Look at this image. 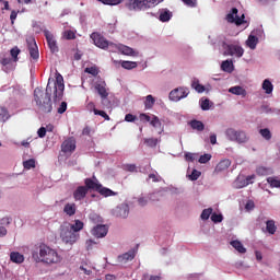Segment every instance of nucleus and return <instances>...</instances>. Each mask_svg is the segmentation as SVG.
Returning <instances> with one entry per match:
<instances>
[{"mask_svg": "<svg viewBox=\"0 0 280 280\" xmlns=\"http://www.w3.org/2000/svg\"><path fill=\"white\" fill-rule=\"evenodd\" d=\"M201 109L203 110H209V108H211V101H209V98H205L201 101Z\"/></svg>", "mask_w": 280, "mask_h": 280, "instance_id": "obj_49", "label": "nucleus"}, {"mask_svg": "<svg viewBox=\"0 0 280 280\" xmlns=\"http://www.w3.org/2000/svg\"><path fill=\"white\" fill-rule=\"evenodd\" d=\"M237 8H232L231 12L226 14V21L228 23H235V25H243L244 23V19L245 15L242 14V16L240 18V15H237Z\"/></svg>", "mask_w": 280, "mask_h": 280, "instance_id": "obj_9", "label": "nucleus"}, {"mask_svg": "<svg viewBox=\"0 0 280 280\" xmlns=\"http://www.w3.org/2000/svg\"><path fill=\"white\" fill-rule=\"evenodd\" d=\"M159 19L162 23H167V21H170V19H172V12H170V10H164V11L160 12Z\"/></svg>", "mask_w": 280, "mask_h": 280, "instance_id": "obj_35", "label": "nucleus"}, {"mask_svg": "<svg viewBox=\"0 0 280 280\" xmlns=\"http://www.w3.org/2000/svg\"><path fill=\"white\" fill-rule=\"evenodd\" d=\"M190 128H192V130H198V132H202V130H205V124L200 120H191Z\"/></svg>", "mask_w": 280, "mask_h": 280, "instance_id": "obj_32", "label": "nucleus"}, {"mask_svg": "<svg viewBox=\"0 0 280 280\" xmlns=\"http://www.w3.org/2000/svg\"><path fill=\"white\" fill-rule=\"evenodd\" d=\"M19 54H21V49H19L16 46L10 50L13 62H19Z\"/></svg>", "mask_w": 280, "mask_h": 280, "instance_id": "obj_39", "label": "nucleus"}, {"mask_svg": "<svg viewBox=\"0 0 280 280\" xmlns=\"http://www.w3.org/2000/svg\"><path fill=\"white\" fill-rule=\"evenodd\" d=\"M136 120H137V116H135L132 114H127L125 116V121L132 122V121H136Z\"/></svg>", "mask_w": 280, "mask_h": 280, "instance_id": "obj_63", "label": "nucleus"}, {"mask_svg": "<svg viewBox=\"0 0 280 280\" xmlns=\"http://www.w3.org/2000/svg\"><path fill=\"white\" fill-rule=\"evenodd\" d=\"M84 72L93 75L94 78H96V75H100V69H97V67L95 66L85 68Z\"/></svg>", "mask_w": 280, "mask_h": 280, "instance_id": "obj_44", "label": "nucleus"}, {"mask_svg": "<svg viewBox=\"0 0 280 280\" xmlns=\"http://www.w3.org/2000/svg\"><path fill=\"white\" fill-rule=\"evenodd\" d=\"M65 95V78L59 72H56V81L54 85V100L60 102Z\"/></svg>", "mask_w": 280, "mask_h": 280, "instance_id": "obj_5", "label": "nucleus"}, {"mask_svg": "<svg viewBox=\"0 0 280 280\" xmlns=\"http://www.w3.org/2000/svg\"><path fill=\"white\" fill-rule=\"evenodd\" d=\"M222 71H225L226 73H233V61L225 60L221 63Z\"/></svg>", "mask_w": 280, "mask_h": 280, "instance_id": "obj_34", "label": "nucleus"}, {"mask_svg": "<svg viewBox=\"0 0 280 280\" xmlns=\"http://www.w3.org/2000/svg\"><path fill=\"white\" fill-rule=\"evenodd\" d=\"M8 119H10V112L8 110V107L0 105V121L5 124Z\"/></svg>", "mask_w": 280, "mask_h": 280, "instance_id": "obj_27", "label": "nucleus"}, {"mask_svg": "<svg viewBox=\"0 0 280 280\" xmlns=\"http://www.w3.org/2000/svg\"><path fill=\"white\" fill-rule=\"evenodd\" d=\"M57 113L59 115H63V113H67V102H62L60 106L57 109Z\"/></svg>", "mask_w": 280, "mask_h": 280, "instance_id": "obj_56", "label": "nucleus"}, {"mask_svg": "<svg viewBox=\"0 0 280 280\" xmlns=\"http://www.w3.org/2000/svg\"><path fill=\"white\" fill-rule=\"evenodd\" d=\"M86 194H89V190L85 188V186H79L73 191V198L75 201L84 200L86 198Z\"/></svg>", "mask_w": 280, "mask_h": 280, "instance_id": "obj_18", "label": "nucleus"}, {"mask_svg": "<svg viewBox=\"0 0 280 280\" xmlns=\"http://www.w3.org/2000/svg\"><path fill=\"white\" fill-rule=\"evenodd\" d=\"M12 62H14V60L10 57H2L0 59V65L2 66V71H10V69H12Z\"/></svg>", "mask_w": 280, "mask_h": 280, "instance_id": "obj_22", "label": "nucleus"}, {"mask_svg": "<svg viewBox=\"0 0 280 280\" xmlns=\"http://www.w3.org/2000/svg\"><path fill=\"white\" fill-rule=\"evenodd\" d=\"M28 51L33 60H38V58H40V54L38 52V46L36 45V40L33 39V42L28 43Z\"/></svg>", "mask_w": 280, "mask_h": 280, "instance_id": "obj_19", "label": "nucleus"}, {"mask_svg": "<svg viewBox=\"0 0 280 280\" xmlns=\"http://www.w3.org/2000/svg\"><path fill=\"white\" fill-rule=\"evenodd\" d=\"M201 172L198 170H192L191 174L189 175L190 180H198L201 176Z\"/></svg>", "mask_w": 280, "mask_h": 280, "instance_id": "obj_51", "label": "nucleus"}, {"mask_svg": "<svg viewBox=\"0 0 280 280\" xmlns=\"http://www.w3.org/2000/svg\"><path fill=\"white\" fill-rule=\"evenodd\" d=\"M78 211V206H75V203H66L63 207V213H66V215H69V218L75 215V212Z\"/></svg>", "mask_w": 280, "mask_h": 280, "instance_id": "obj_21", "label": "nucleus"}, {"mask_svg": "<svg viewBox=\"0 0 280 280\" xmlns=\"http://www.w3.org/2000/svg\"><path fill=\"white\" fill-rule=\"evenodd\" d=\"M118 51H120V54H122L124 56H133V57L139 56L138 51H135V49L130 48L129 46L121 45V44H119Z\"/></svg>", "mask_w": 280, "mask_h": 280, "instance_id": "obj_20", "label": "nucleus"}, {"mask_svg": "<svg viewBox=\"0 0 280 280\" xmlns=\"http://www.w3.org/2000/svg\"><path fill=\"white\" fill-rule=\"evenodd\" d=\"M156 100H154V96H152L151 94H149L147 97H145V101H144V108L147 109H150L152 108V106H154Z\"/></svg>", "mask_w": 280, "mask_h": 280, "instance_id": "obj_36", "label": "nucleus"}, {"mask_svg": "<svg viewBox=\"0 0 280 280\" xmlns=\"http://www.w3.org/2000/svg\"><path fill=\"white\" fill-rule=\"evenodd\" d=\"M225 137L229 141H235L236 143H246L248 141V136L244 130H235L234 128H228Z\"/></svg>", "mask_w": 280, "mask_h": 280, "instance_id": "obj_4", "label": "nucleus"}, {"mask_svg": "<svg viewBox=\"0 0 280 280\" xmlns=\"http://www.w3.org/2000/svg\"><path fill=\"white\" fill-rule=\"evenodd\" d=\"M230 244L232 247L235 248V250H237V253H241V255H244V253H246V248L238 240L232 241Z\"/></svg>", "mask_w": 280, "mask_h": 280, "instance_id": "obj_29", "label": "nucleus"}, {"mask_svg": "<svg viewBox=\"0 0 280 280\" xmlns=\"http://www.w3.org/2000/svg\"><path fill=\"white\" fill-rule=\"evenodd\" d=\"M122 69H137L138 65L137 61H121Z\"/></svg>", "mask_w": 280, "mask_h": 280, "instance_id": "obj_41", "label": "nucleus"}, {"mask_svg": "<svg viewBox=\"0 0 280 280\" xmlns=\"http://www.w3.org/2000/svg\"><path fill=\"white\" fill-rule=\"evenodd\" d=\"M37 135H38L39 139H45V137H46V135H47V128L40 127V128L37 130Z\"/></svg>", "mask_w": 280, "mask_h": 280, "instance_id": "obj_59", "label": "nucleus"}, {"mask_svg": "<svg viewBox=\"0 0 280 280\" xmlns=\"http://www.w3.org/2000/svg\"><path fill=\"white\" fill-rule=\"evenodd\" d=\"M94 115H100V117H103L105 121H110V116H108L104 110L94 109Z\"/></svg>", "mask_w": 280, "mask_h": 280, "instance_id": "obj_47", "label": "nucleus"}, {"mask_svg": "<svg viewBox=\"0 0 280 280\" xmlns=\"http://www.w3.org/2000/svg\"><path fill=\"white\" fill-rule=\"evenodd\" d=\"M231 167V161L229 159L222 160L214 168L215 172H224Z\"/></svg>", "mask_w": 280, "mask_h": 280, "instance_id": "obj_24", "label": "nucleus"}, {"mask_svg": "<svg viewBox=\"0 0 280 280\" xmlns=\"http://www.w3.org/2000/svg\"><path fill=\"white\" fill-rule=\"evenodd\" d=\"M268 185H270L271 189H279V178L278 177H268Z\"/></svg>", "mask_w": 280, "mask_h": 280, "instance_id": "obj_38", "label": "nucleus"}, {"mask_svg": "<svg viewBox=\"0 0 280 280\" xmlns=\"http://www.w3.org/2000/svg\"><path fill=\"white\" fill-rule=\"evenodd\" d=\"M150 125H151L153 128L159 129L160 132H163L161 119H159L158 116H155V115L152 116V119H151V121H150Z\"/></svg>", "mask_w": 280, "mask_h": 280, "instance_id": "obj_33", "label": "nucleus"}, {"mask_svg": "<svg viewBox=\"0 0 280 280\" xmlns=\"http://www.w3.org/2000/svg\"><path fill=\"white\" fill-rule=\"evenodd\" d=\"M91 38L96 47L100 49H108V40L106 37L102 36L98 33H92Z\"/></svg>", "mask_w": 280, "mask_h": 280, "instance_id": "obj_10", "label": "nucleus"}, {"mask_svg": "<svg viewBox=\"0 0 280 280\" xmlns=\"http://www.w3.org/2000/svg\"><path fill=\"white\" fill-rule=\"evenodd\" d=\"M0 224L2 226H8L9 224H12V218L10 217H4L0 220Z\"/></svg>", "mask_w": 280, "mask_h": 280, "instance_id": "obj_58", "label": "nucleus"}, {"mask_svg": "<svg viewBox=\"0 0 280 280\" xmlns=\"http://www.w3.org/2000/svg\"><path fill=\"white\" fill-rule=\"evenodd\" d=\"M188 8H196L198 5V0H182Z\"/></svg>", "mask_w": 280, "mask_h": 280, "instance_id": "obj_53", "label": "nucleus"}, {"mask_svg": "<svg viewBox=\"0 0 280 280\" xmlns=\"http://www.w3.org/2000/svg\"><path fill=\"white\" fill-rule=\"evenodd\" d=\"M24 170H34L36 167V160L30 159L23 162Z\"/></svg>", "mask_w": 280, "mask_h": 280, "instance_id": "obj_40", "label": "nucleus"}, {"mask_svg": "<svg viewBox=\"0 0 280 280\" xmlns=\"http://www.w3.org/2000/svg\"><path fill=\"white\" fill-rule=\"evenodd\" d=\"M266 231L269 235H275L277 233V225L275 224V220L266 221Z\"/></svg>", "mask_w": 280, "mask_h": 280, "instance_id": "obj_30", "label": "nucleus"}, {"mask_svg": "<svg viewBox=\"0 0 280 280\" xmlns=\"http://www.w3.org/2000/svg\"><path fill=\"white\" fill-rule=\"evenodd\" d=\"M156 1L158 0H128V2L126 3V8H128V10H135V11L148 10L152 8V5L156 3ZM159 1H163V0H159Z\"/></svg>", "mask_w": 280, "mask_h": 280, "instance_id": "obj_3", "label": "nucleus"}, {"mask_svg": "<svg viewBox=\"0 0 280 280\" xmlns=\"http://www.w3.org/2000/svg\"><path fill=\"white\" fill-rule=\"evenodd\" d=\"M44 36L47 40V45L51 51V54H58V44L56 43V38L54 37V34L49 31H44Z\"/></svg>", "mask_w": 280, "mask_h": 280, "instance_id": "obj_11", "label": "nucleus"}, {"mask_svg": "<svg viewBox=\"0 0 280 280\" xmlns=\"http://www.w3.org/2000/svg\"><path fill=\"white\" fill-rule=\"evenodd\" d=\"M80 238V234L75 233L73 230L65 229L61 231V240L65 244L73 245Z\"/></svg>", "mask_w": 280, "mask_h": 280, "instance_id": "obj_7", "label": "nucleus"}, {"mask_svg": "<svg viewBox=\"0 0 280 280\" xmlns=\"http://www.w3.org/2000/svg\"><path fill=\"white\" fill-rule=\"evenodd\" d=\"M84 229V223L80 220H75L74 224L71 225V231L74 233H79V231H82Z\"/></svg>", "mask_w": 280, "mask_h": 280, "instance_id": "obj_37", "label": "nucleus"}, {"mask_svg": "<svg viewBox=\"0 0 280 280\" xmlns=\"http://www.w3.org/2000/svg\"><path fill=\"white\" fill-rule=\"evenodd\" d=\"M91 233L97 238L106 237V235H108V226L98 224L92 229Z\"/></svg>", "mask_w": 280, "mask_h": 280, "instance_id": "obj_14", "label": "nucleus"}, {"mask_svg": "<svg viewBox=\"0 0 280 280\" xmlns=\"http://www.w3.org/2000/svg\"><path fill=\"white\" fill-rule=\"evenodd\" d=\"M10 260L13 264H23V261H25V256H23V254H21L19 252H12L10 254Z\"/></svg>", "mask_w": 280, "mask_h": 280, "instance_id": "obj_23", "label": "nucleus"}, {"mask_svg": "<svg viewBox=\"0 0 280 280\" xmlns=\"http://www.w3.org/2000/svg\"><path fill=\"white\" fill-rule=\"evenodd\" d=\"M211 220L214 223H219V222H222V220H224V218L222 217V214L212 213Z\"/></svg>", "mask_w": 280, "mask_h": 280, "instance_id": "obj_55", "label": "nucleus"}, {"mask_svg": "<svg viewBox=\"0 0 280 280\" xmlns=\"http://www.w3.org/2000/svg\"><path fill=\"white\" fill-rule=\"evenodd\" d=\"M211 213H213V209L212 208L205 209L201 212V220H209V218H211Z\"/></svg>", "mask_w": 280, "mask_h": 280, "instance_id": "obj_46", "label": "nucleus"}, {"mask_svg": "<svg viewBox=\"0 0 280 280\" xmlns=\"http://www.w3.org/2000/svg\"><path fill=\"white\" fill-rule=\"evenodd\" d=\"M259 135H261V137L264 139H266V141H270V139H272V133L270 132V129H268V128L260 129Z\"/></svg>", "mask_w": 280, "mask_h": 280, "instance_id": "obj_42", "label": "nucleus"}, {"mask_svg": "<svg viewBox=\"0 0 280 280\" xmlns=\"http://www.w3.org/2000/svg\"><path fill=\"white\" fill-rule=\"evenodd\" d=\"M262 90L267 95H270V93L275 91V85H272V82H270L268 79H265L262 82Z\"/></svg>", "mask_w": 280, "mask_h": 280, "instance_id": "obj_31", "label": "nucleus"}, {"mask_svg": "<svg viewBox=\"0 0 280 280\" xmlns=\"http://www.w3.org/2000/svg\"><path fill=\"white\" fill-rule=\"evenodd\" d=\"M107 49H109V51H119V45L108 42Z\"/></svg>", "mask_w": 280, "mask_h": 280, "instance_id": "obj_62", "label": "nucleus"}, {"mask_svg": "<svg viewBox=\"0 0 280 280\" xmlns=\"http://www.w3.org/2000/svg\"><path fill=\"white\" fill-rule=\"evenodd\" d=\"M63 37L66 38V40H73L75 38V33L71 30L66 31L63 33Z\"/></svg>", "mask_w": 280, "mask_h": 280, "instance_id": "obj_50", "label": "nucleus"}, {"mask_svg": "<svg viewBox=\"0 0 280 280\" xmlns=\"http://www.w3.org/2000/svg\"><path fill=\"white\" fill-rule=\"evenodd\" d=\"M191 86L197 91V93H205V85L200 84V82L192 81Z\"/></svg>", "mask_w": 280, "mask_h": 280, "instance_id": "obj_45", "label": "nucleus"}, {"mask_svg": "<svg viewBox=\"0 0 280 280\" xmlns=\"http://www.w3.org/2000/svg\"><path fill=\"white\" fill-rule=\"evenodd\" d=\"M33 259L38 264H45L46 266H54L62 261V256L58 252L46 244L38 246V252H33Z\"/></svg>", "mask_w": 280, "mask_h": 280, "instance_id": "obj_1", "label": "nucleus"}, {"mask_svg": "<svg viewBox=\"0 0 280 280\" xmlns=\"http://www.w3.org/2000/svg\"><path fill=\"white\" fill-rule=\"evenodd\" d=\"M257 43H259V38L255 35H249L246 40V45L249 49H257Z\"/></svg>", "mask_w": 280, "mask_h": 280, "instance_id": "obj_28", "label": "nucleus"}, {"mask_svg": "<svg viewBox=\"0 0 280 280\" xmlns=\"http://www.w3.org/2000/svg\"><path fill=\"white\" fill-rule=\"evenodd\" d=\"M253 180H255V175H248L245 179H243V186L253 185Z\"/></svg>", "mask_w": 280, "mask_h": 280, "instance_id": "obj_54", "label": "nucleus"}, {"mask_svg": "<svg viewBox=\"0 0 280 280\" xmlns=\"http://www.w3.org/2000/svg\"><path fill=\"white\" fill-rule=\"evenodd\" d=\"M84 185L88 191H98V189L102 187V184L95 176H93L92 178H85Z\"/></svg>", "mask_w": 280, "mask_h": 280, "instance_id": "obj_12", "label": "nucleus"}, {"mask_svg": "<svg viewBox=\"0 0 280 280\" xmlns=\"http://www.w3.org/2000/svg\"><path fill=\"white\" fill-rule=\"evenodd\" d=\"M97 192H98L101 196H104V198H109L110 196H117V192L113 191V190L109 189V188H106V187L102 186V184H101V187H100V189L97 190Z\"/></svg>", "mask_w": 280, "mask_h": 280, "instance_id": "obj_25", "label": "nucleus"}, {"mask_svg": "<svg viewBox=\"0 0 280 280\" xmlns=\"http://www.w3.org/2000/svg\"><path fill=\"white\" fill-rule=\"evenodd\" d=\"M144 143H148L150 148H156V143H159V141L154 138H149L144 140Z\"/></svg>", "mask_w": 280, "mask_h": 280, "instance_id": "obj_57", "label": "nucleus"}, {"mask_svg": "<svg viewBox=\"0 0 280 280\" xmlns=\"http://www.w3.org/2000/svg\"><path fill=\"white\" fill-rule=\"evenodd\" d=\"M129 213L130 209L128 208V206H118L113 210V215H115V218L126 219Z\"/></svg>", "mask_w": 280, "mask_h": 280, "instance_id": "obj_16", "label": "nucleus"}, {"mask_svg": "<svg viewBox=\"0 0 280 280\" xmlns=\"http://www.w3.org/2000/svg\"><path fill=\"white\" fill-rule=\"evenodd\" d=\"M101 3H104L105 5H119L124 0H98Z\"/></svg>", "mask_w": 280, "mask_h": 280, "instance_id": "obj_48", "label": "nucleus"}, {"mask_svg": "<svg viewBox=\"0 0 280 280\" xmlns=\"http://www.w3.org/2000/svg\"><path fill=\"white\" fill-rule=\"evenodd\" d=\"M223 48L225 49L224 56H236V58H242L244 56V48H242V46L224 43Z\"/></svg>", "mask_w": 280, "mask_h": 280, "instance_id": "obj_6", "label": "nucleus"}, {"mask_svg": "<svg viewBox=\"0 0 280 280\" xmlns=\"http://www.w3.org/2000/svg\"><path fill=\"white\" fill-rule=\"evenodd\" d=\"M95 89L98 95H101L102 103L104 104V101L108 97V90H106V82L105 81L96 82Z\"/></svg>", "mask_w": 280, "mask_h": 280, "instance_id": "obj_15", "label": "nucleus"}, {"mask_svg": "<svg viewBox=\"0 0 280 280\" xmlns=\"http://www.w3.org/2000/svg\"><path fill=\"white\" fill-rule=\"evenodd\" d=\"M189 95V89L186 88H177L170 93V100L172 102H180V100H184V97H187Z\"/></svg>", "mask_w": 280, "mask_h": 280, "instance_id": "obj_8", "label": "nucleus"}, {"mask_svg": "<svg viewBox=\"0 0 280 280\" xmlns=\"http://www.w3.org/2000/svg\"><path fill=\"white\" fill-rule=\"evenodd\" d=\"M51 79H48L46 86V92L43 91V88H36L34 90V100L36 106L40 113H51L54 110V105L51 104Z\"/></svg>", "mask_w": 280, "mask_h": 280, "instance_id": "obj_2", "label": "nucleus"}, {"mask_svg": "<svg viewBox=\"0 0 280 280\" xmlns=\"http://www.w3.org/2000/svg\"><path fill=\"white\" fill-rule=\"evenodd\" d=\"M198 156L196 153H185L186 161H189L190 163H194L195 159Z\"/></svg>", "mask_w": 280, "mask_h": 280, "instance_id": "obj_60", "label": "nucleus"}, {"mask_svg": "<svg viewBox=\"0 0 280 280\" xmlns=\"http://www.w3.org/2000/svg\"><path fill=\"white\" fill-rule=\"evenodd\" d=\"M137 257V252L131 249L120 256H118V264H128V261H132Z\"/></svg>", "mask_w": 280, "mask_h": 280, "instance_id": "obj_17", "label": "nucleus"}, {"mask_svg": "<svg viewBox=\"0 0 280 280\" xmlns=\"http://www.w3.org/2000/svg\"><path fill=\"white\" fill-rule=\"evenodd\" d=\"M139 119L143 122L152 121V118L148 114H140Z\"/></svg>", "mask_w": 280, "mask_h": 280, "instance_id": "obj_61", "label": "nucleus"}, {"mask_svg": "<svg viewBox=\"0 0 280 280\" xmlns=\"http://www.w3.org/2000/svg\"><path fill=\"white\" fill-rule=\"evenodd\" d=\"M198 161H199V163H201V164L209 163V161H211V154L205 153L203 155H201V156L199 158Z\"/></svg>", "mask_w": 280, "mask_h": 280, "instance_id": "obj_52", "label": "nucleus"}, {"mask_svg": "<svg viewBox=\"0 0 280 280\" xmlns=\"http://www.w3.org/2000/svg\"><path fill=\"white\" fill-rule=\"evenodd\" d=\"M269 172H270V168H268L266 166H258L256 168V174L258 176H268Z\"/></svg>", "mask_w": 280, "mask_h": 280, "instance_id": "obj_43", "label": "nucleus"}, {"mask_svg": "<svg viewBox=\"0 0 280 280\" xmlns=\"http://www.w3.org/2000/svg\"><path fill=\"white\" fill-rule=\"evenodd\" d=\"M229 93H232L233 95H242V97H246V90L240 85L230 88Z\"/></svg>", "mask_w": 280, "mask_h": 280, "instance_id": "obj_26", "label": "nucleus"}, {"mask_svg": "<svg viewBox=\"0 0 280 280\" xmlns=\"http://www.w3.org/2000/svg\"><path fill=\"white\" fill-rule=\"evenodd\" d=\"M61 152H65V154L67 153H71V152H75V138L70 137L68 139H66L62 143H61Z\"/></svg>", "mask_w": 280, "mask_h": 280, "instance_id": "obj_13", "label": "nucleus"}, {"mask_svg": "<svg viewBox=\"0 0 280 280\" xmlns=\"http://www.w3.org/2000/svg\"><path fill=\"white\" fill-rule=\"evenodd\" d=\"M125 170L127 172H137V165H135V164H127V165H125Z\"/></svg>", "mask_w": 280, "mask_h": 280, "instance_id": "obj_64", "label": "nucleus"}]
</instances>
